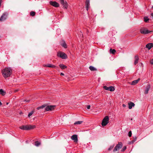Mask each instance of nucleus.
<instances>
[{"label":"nucleus","mask_w":153,"mask_h":153,"mask_svg":"<svg viewBox=\"0 0 153 153\" xmlns=\"http://www.w3.org/2000/svg\"><path fill=\"white\" fill-rule=\"evenodd\" d=\"M2 72L4 77L6 78L11 75L12 71L10 68H6L2 71Z\"/></svg>","instance_id":"nucleus-1"},{"label":"nucleus","mask_w":153,"mask_h":153,"mask_svg":"<svg viewBox=\"0 0 153 153\" xmlns=\"http://www.w3.org/2000/svg\"><path fill=\"white\" fill-rule=\"evenodd\" d=\"M35 128V126L32 125H25L19 127L20 129L23 130H29L33 129Z\"/></svg>","instance_id":"nucleus-2"},{"label":"nucleus","mask_w":153,"mask_h":153,"mask_svg":"<svg viewBox=\"0 0 153 153\" xmlns=\"http://www.w3.org/2000/svg\"><path fill=\"white\" fill-rule=\"evenodd\" d=\"M57 56L63 59H66L68 57L66 54L61 51H59L57 53Z\"/></svg>","instance_id":"nucleus-3"},{"label":"nucleus","mask_w":153,"mask_h":153,"mask_svg":"<svg viewBox=\"0 0 153 153\" xmlns=\"http://www.w3.org/2000/svg\"><path fill=\"white\" fill-rule=\"evenodd\" d=\"M109 117L108 116H106L103 119L102 125V126L104 127L105 126L108 124V123Z\"/></svg>","instance_id":"nucleus-4"},{"label":"nucleus","mask_w":153,"mask_h":153,"mask_svg":"<svg viewBox=\"0 0 153 153\" xmlns=\"http://www.w3.org/2000/svg\"><path fill=\"white\" fill-rule=\"evenodd\" d=\"M123 146V144L122 142H119L114 147L113 152H115L118 151L120 148H122Z\"/></svg>","instance_id":"nucleus-5"},{"label":"nucleus","mask_w":153,"mask_h":153,"mask_svg":"<svg viewBox=\"0 0 153 153\" xmlns=\"http://www.w3.org/2000/svg\"><path fill=\"white\" fill-rule=\"evenodd\" d=\"M140 32L142 34H146L150 33L151 31H149L147 29L143 27L140 29Z\"/></svg>","instance_id":"nucleus-6"},{"label":"nucleus","mask_w":153,"mask_h":153,"mask_svg":"<svg viewBox=\"0 0 153 153\" xmlns=\"http://www.w3.org/2000/svg\"><path fill=\"white\" fill-rule=\"evenodd\" d=\"M55 107V105H48L45 107V110L47 111H51L54 109Z\"/></svg>","instance_id":"nucleus-7"},{"label":"nucleus","mask_w":153,"mask_h":153,"mask_svg":"<svg viewBox=\"0 0 153 153\" xmlns=\"http://www.w3.org/2000/svg\"><path fill=\"white\" fill-rule=\"evenodd\" d=\"M59 1L63 7L67 9L68 7V4L67 1L65 0H59Z\"/></svg>","instance_id":"nucleus-8"},{"label":"nucleus","mask_w":153,"mask_h":153,"mask_svg":"<svg viewBox=\"0 0 153 153\" xmlns=\"http://www.w3.org/2000/svg\"><path fill=\"white\" fill-rule=\"evenodd\" d=\"M103 88L106 90L110 91H113L115 90L114 88L112 86L107 87L106 86H103Z\"/></svg>","instance_id":"nucleus-9"},{"label":"nucleus","mask_w":153,"mask_h":153,"mask_svg":"<svg viewBox=\"0 0 153 153\" xmlns=\"http://www.w3.org/2000/svg\"><path fill=\"white\" fill-rule=\"evenodd\" d=\"M49 3L51 5L56 7H58L59 6V4L56 1H50Z\"/></svg>","instance_id":"nucleus-10"},{"label":"nucleus","mask_w":153,"mask_h":153,"mask_svg":"<svg viewBox=\"0 0 153 153\" xmlns=\"http://www.w3.org/2000/svg\"><path fill=\"white\" fill-rule=\"evenodd\" d=\"M7 17V15L6 13H3L0 18V21H3L5 20L6 19Z\"/></svg>","instance_id":"nucleus-11"},{"label":"nucleus","mask_w":153,"mask_h":153,"mask_svg":"<svg viewBox=\"0 0 153 153\" xmlns=\"http://www.w3.org/2000/svg\"><path fill=\"white\" fill-rule=\"evenodd\" d=\"M150 88V84H148L146 87L145 88L144 94H147L148 93L149 89Z\"/></svg>","instance_id":"nucleus-12"},{"label":"nucleus","mask_w":153,"mask_h":153,"mask_svg":"<svg viewBox=\"0 0 153 153\" xmlns=\"http://www.w3.org/2000/svg\"><path fill=\"white\" fill-rule=\"evenodd\" d=\"M71 139L74 140V142L76 143L78 142L77 135L76 134H74L71 137Z\"/></svg>","instance_id":"nucleus-13"},{"label":"nucleus","mask_w":153,"mask_h":153,"mask_svg":"<svg viewBox=\"0 0 153 153\" xmlns=\"http://www.w3.org/2000/svg\"><path fill=\"white\" fill-rule=\"evenodd\" d=\"M90 6V1L86 0L85 1V8L86 10L88 11V10Z\"/></svg>","instance_id":"nucleus-14"},{"label":"nucleus","mask_w":153,"mask_h":153,"mask_svg":"<svg viewBox=\"0 0 153 153\" xmlns=\"http://www.w3.org/2000/svg\"><path fill=\"white\" fill-rule=\"evenodd\" d=\"M153 47V44L152 43H148L146 46V48H148L149 50L151 49Z\"/></svg>","instance_id":"nucleus-15"},{"label":"nucleus","mask_w":153,"mask_h":153,"mask_svg":"<svg viewBox=\"0 0 153 153\" xmlns=\"http://www.w3.org/2000/svg\"><path fill=\"white\" fill-rule=\"evenodd\" d=\"M128 108L131 109L133 107L135 106V104L133 102H131L128 103Z\"/></svg>","instance_id":"nucleus-16"},{"label":"nucleus","mask_w":153,"mask_h":153,"mask_svg":"<svg viewBox=\"0 0 153 153\" xmlns=\"http://www.w3.org/2000/svg\"><path fill=\"white\" fill-rule=\"evenodd\" d=\"M135 61L134 62V64L136 65L138 63L139 59V58L137 56H135Z\"/></svg>","instance_id":"nucleus-17"},{"label":"nucleus","mask_w":153,"mask_h":153,"mask_svg":"<svg viewBox=\"0 0 153 153\" xmlns=\"http://www.w3.org/2000/svg\"><path fill=\"white\" fill-rule=\"evenodd\" d=\"M59 66L60 68L62 70L64 69L67 68V66L66 65L63 64H60L59 65Z\"/></svg>","instance_id":"nucleus-18"},{"label":"nucleus","mask_w":153,"mask_h":153,"mask_svg":"<svg viewBox=\"0 0 153 153\" xmlns=\"http://www.w3.org/2000/svg\"><path fill=\"white\" fill-rule=\"evenodd\" d=\"M140 79H138L137 80H134L132 82L131 84L133 85H135L139 81Z\"/></svg>","instance_id":"nucleus-19"},{"label":"nucleus","mask_w":153,"mask_h":153,"mask_svg":"<svg viewBox=\"0 0 153 153\" xmlns=\"http://www.w3.org/2000/svg\"><path fill=\"white\" fill-rule=\"evenodd\" d=\"M6 92L2 89H0V94L2 96H4L6 94Z\"/></svg>","instance_id":"nucleus-20"},{"label":"nucleus","mask_w":153,"mask_h":153,"mask_svg":"<svg viewBox=\"0 0 153 153\" xmlns=\"http://www.w3.org/2000/svg\"><path fill=\"white\" fill-rule=\"evenodd\" d=\"M89 68L91 71H95L97 70V69L96 68L92 66H90L89 67Z\"/></svg>","instance_id":"nucleus-21"},{"label":"nucleus","mask_w":153,"mask_h":153,"mask_svg":"<svg viewBox=\"0 0 153 153\" xmlns=\"http://www.w3.org/2000/svg\"><path fill=\"white\" fill-rule=\"evenodd\" d=\"M61 45L64 48H67V45L64 41H63V42L61 44Z\"/></svg>","instance_id":"nucleus-22"},{"label":"nucleus","mask_w":153,"mask_h":153,"mask_svg":"<svg viewBox=\"0 0 153 153\" xmlns=\"http://www.w3.org/2000/svg\"><path fill=\"white\" fill-rule=\"evenodd\" d=\"M82 121H76L74 123V125H79L81 124L82 123Z\"/></svg>","instance_id":"nucleus-23"},{"label":"nucleus","mask_w":153,"mask_h":153,"mask_svg":"<svg viewBox=\"0 0 153 153\" xmlns=\"http://www.w3.org/2000/svg\"><path fill=\"white\" fill-rule=\"evenodd\" d=\"M41 144L40 142H39L38 141H36L35 143V145L37 146H39Z\"/></svg>","instance_id":"nucleus-24"},{"label":"nucleus","mask_w":153,"mask_h":153,"mask_svg":"<svg viewBox=\"0 0 153 153\" xmlns=\"http://www.w3.org/2000/svg\"><path fill=\"white\" fill-rule=\"evenodd\" d=\"M110 52L111 53L114 54L116 52V51L114 49H111L110 50Z\"/></svg>","instance_id":"nucleus-25"},{"label":"nucleus","mask_w":153,"mask_h":153,"mask_svg":"<svg viewBox=\"0 0 153 153\" xmlns=\"http://www.w3.org/2000/svg\"><path fill=\"white\" fill-rule=\"evenodd\" d=\"M45 105H42L41 106H40V107H39L37 108V110H39L41 109H43L45 107Z\"/></svg>","instance_id":"nucleus-26"},{"label":"nucleus","mask_w":153,"mask_h":153,"mask_svg":"<svg viewBox=\"0 0 153 153\" xmlns=\"http://www.w3.org/2000/svg\"><path fill=\"white\" fill-rule=\"evenodd\" d=\"M114 145H113L110 146L109 148L108 149V150L109 151H111L114 147Z\"/></svg>","instance_id":"nucleus-27"},{"label":"nucleus","mask_w":153,"mask_h":153,"mask_svg":"<svg viewBox=\"0 0 153 153\" xmlns=\"http://www.w3.org/2000/svg\"><path fill=\"white\" fill-rule=\"evenodd\" d=\"M144 21L146 22H147V21L149 20V19L147 17H145L144 18Z\"/></svg>","instance_id":"nucleus-28"},{"label":"nucleus","mask_w":153,"mask_h":153,"mask_svg":"<svg viewBox=\"0 0 153 153\" xmlns=\"http://www.w3.org/2000/svg\"><path fill=\"white\" fill-rule=\"evenodd\" d=\"M34 111H32L30 113H29L28 114V117H30V116H31L33 114V113Z\"/></svg>","instance_id":"nucleus-29"},{"label":"nucleus","mask_w":153,"mask_h":153,"mask_svg":"<svg viewBox=\"0 0 153 153\" xmlns=\"http://www.w3.org/2000/svg\"><path fill=\"white\" fill-rule=\"evenodd\" d=\"M35 15V12L34 11H31L30 13V15L32 16H34Z\"/></svg>","instance_id":"nucleus-30"},{"label":"nucleus","mask_w":153,"mask_h":153,"mask_svg":"<svg viewBox=\"0 0 153 153\" xmlns=\"http://www.w3.org/2000/svg\"><path fill=\"white\" fill-rule=\"evenodd\" d=\"M132 135V132L131 131H130L128 133V136L129 137H131Z\"/></svg>","instance_id":"nucleus-31"},{"label":"nucleus","mask_w":153,"mask_h":153,"mask_svg":"<svg viewBox=\"0 0 153 153\" xmlns=\"http://www.w3.org/2000/svg\"><path fill=\"white\" fill-rule=\"evenodd\" d=\"M126 149V146H124L122 150H121V151L123 152Z\"/></svg>","instance_id":"nucleus-32"},{"label":"nucleus","mask_w":153,"mask_h":153,"mask_svg":"<svg viewBox=\"0 0 153 153\" xmlns=\"http://www.w3.org/2000/svg\"><path fill=\"white\" fill-rule=\"evenodd\" d=\"M134 142V141L133 140H131V142H130L129 143L130 144H133Z\"/></svg>","instance_id":"nucleus-33"},{"label":"nucleus","mask_w":153,"mask_h":153,"mask_svg":"<svg viewBox=\"0 0 153 153\" xmlns=\"http://www.w3.org/2000/svg\"><path fill=\"white\" fill-rule=\"evenodd\" d=\"M90 107H91V106L90 105H88L87 106V108L88 109H90Z\"/></svg>","instance_id":"nucleus-34"},{"label":"nucleus","mask_w":153,"mask_h":153,"mask_svg":"<svg viewBox=\"0 0 153 153\" xmlns=\"http://www.w3.org/2000/svg\"><path fill=\"white\" fill-rule=\"evenodd\" d=\"M47 67H51V64H48L47 65H46Z\"/></svg>","instance_id":"nucleus-35"},{"label":"nucleus","mask_w":153,"mask_h":153,"mask_svg":"<svg viewBox=\"0 0 153 153\" xmlns=\"http://www.w3.org/2000/svg\"><path fill=\"white\" fill-rule=\"evenodd\" d=\"M137 139V138L136 137H134L133 140L134 141V142Z\"/></svg>","instance_id":"nucleus-36"},{"label":"nucleus","mask_w":153,"mask_h":153,"mask_svg":"<svg viewBox=\"0 0 153 153\" xmlns=\"http://www.w3.org/2000/svg\"><path fill=\"white\" fill-rule=\"evenodd\" d=\"M150 63L152 65L153 64V59H152L150 61Z\"/></svg>","instance_id":"nucleus-37"},{"label":"nucleus","mask_w":153,"mask_h":153,"mask_svg":"<svg viewBox=\"0 0 153 153\" xmlns=\"http://www.w3.org/2000/svg\"><path fill=\"white\" fill-rule=\"evenodd\" d=\"M55 67H56V66L55 65H51V68H55Z\"/></svg>","instance_id":"nucleus-38"},{"label":"nucleus","mask_w":153,"mask_h":153,"mask_svg":"<svg viewBox=\"0 0 153 153\" xmlns=\"http://www.w3.org/2000/svg\"><path fill=\"white\" fill-rule=\"evenodd\" d=\"M80 37H82L83 36V34L82 33V32H81L80 31Z\"/></svg>","instance_id":"nucleus-39"},{"label":"nucleus","mask_w":153,"mask_h":153,"mask_svg":"<svg viewBox=\"0 0 153 153\" xmlns=\"http://www.w3.org/2000/svg\"><path fill=\"white\" fill-rule=\"evenodd\" d=\"M123 106L124 108H125L126 107V105L125 104H123Z\"/></svg>","instance_id":"nucleus-40"},{"label":"nucleus","mask_w":153,"mask_h":153,"mask_svg":"<svg viewBox=\"0 0 153 153\" xmlns=\"http://www.w3.org/2000/svg\"><path fill=\"white\" fill-rule=\"evenodd\" d=\"M151 16H152V18H153V13H151Z\"/></svg>","instance_id":"nucleus-41"},{"label":"nucleus","mask_w":153,"mask_h":153,"mask_svg":"<svg viewBox=\"0 0 153 153\" xmlns=\"http://www.w3.org/2000/svg\"><path fill=\"white\" fill-rule=\"evenodd\" d=\"M60 75H62V76H63V75H64V74L63 73H61V74H60Z\"/></svg>","instance_id":"nucleus-42"},{"label":"nucleus","mask_w":153,"mask_h":153,"mask_svg":"<svg viewBox=\"0 0 153 153\" xmlns=\"http://www.w3.org/2000/svg\"><path fill=\"white\" fill-rule=\"evenodd\" d=\"M2 103H1V102H0V106H1V105H2Z\"/></svg>","instance_id":"nucleus-43"},{"label":"nucleus","mask_w":153,"mask_h":153,"mask_svg":"<svg viewBox=\"0 0 153 153\" xmlns=\"http://www.w3.org/2000/svg\"><path fill=\"white\" fill-rule=\"evenodd\" d=\"M60 30H59V29L57 30V31H59Z\"/></svg>","instance_id":"nucleus-44"},{"label":"nucleus","mask_w":153,"mask_h":153,"mask_svg":"<svg viewBox=\"0 0 153 153\" xmlns=\"http://www.w3.org/2000/svg\"><path fill=\"white\" fill-rule=\"evenodd\" d=\"M25 101H26V102H28L29 101V100H27V101L25 100Z\"/></svg>","instance_id":"nucleus-45"},{"label":"nucleus","mask_w":153,"mask_h":153,"mask_svg":"<svg viewBox=\"0 0 153 153\" xmlns=\"http://www.w3.org/2000/svg\"><path fill=\"white\" fill-rule=\"evenodd\" d=\"M9 103L8 102H7V103L6 104L7 105H8V104Z\"/></svg>","instance_id":"nucleus-46"},{"label":"nucleus","mask_w":153,"mask_h":153,"mask_svg":"<svg viewBox=\"0 0 153 153\" xmlns=\"http://www.w3.org/2000/svg\"><path fill=\"white\" fill-rule=\"evenodd\" d=\"M152 8H153V6L152 7Z\"/></svg>","instance_id":"nucleus-47"}]
</instances>
